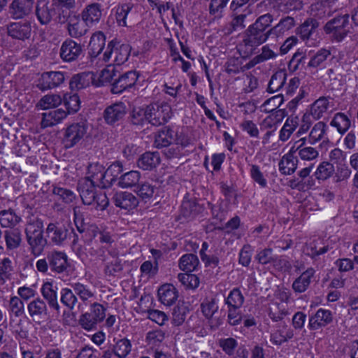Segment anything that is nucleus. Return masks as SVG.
Wrapping results in <instances>:
<instances>
[{"label": "nucleus", "mask_w": 358, "mask_h": 358, "mask_svg": "<svg viewBox=\"0 0 358 358\" xmlns=\"http://www.w3.org/2000/svg\"><path fill=\"white\" fill-rule=\"evenodd\" d=\"M189 309L188 306L184 303L178 304L175 306L172 311V322L176 326L182 325L189 313Z\"/></svg>", "instance_id": "49"}, {"label": "nucleus", "mask_w": 358, "mask_h": 358, "mask_svg": "<svg viewBox=\"0 0 358 358\" xmlns=\"http://www.w3.org/2000/svg\"><path fill=\"white\" fill-rule=\"evenodd\" d=\"M71 287L73 288L76 296H78L80 300L83 302H86L90 299L94 297L93 292L87 287V286L82 283L76 282L72 284Z\"/></svg>", "instance_id": "62"}, {"label": "nucleus", "mask_w": 358, "mask_h": 358, "mask_svg": "<svg viewBox=\"0 0 358 358\" xmlns=\"http://www.w3.org/2000/svg\"><path fill=\"white\" fill-rule=\"evenodd\" d=\"M90 124L87 120L72 122L65 129L62 143L66 148H71L90 135Z\"/></svg>", "instance_id": "5"}, {"label": "nucleus", "mask_w": 358, "mask_h": 358, "mask_svg": "<svg viewBox=\"0 0 358 358\" xmlns=\"http://www.w3.org/2000/svg\"><path fill=\"white\" fill-rule=\"evenodd\" d=\"M292 152H295L302 161L311 162L319 157L317 148L308 145L306 137L301 138L292 147Z\"/></svg>", "instance_id": "15"}, {"label": "nucleus", "mask_w": 358, "mask_h": 358, "mask_svg": "<svg viewBox=\"0 0 358 358\" xmlns=\"http://www.w3.org/2000/svg\"><path fill=\"white\" fill-rule=\"evenodd\" d=\"M45 233L52 245L59 246L65 244L73 233V229L70 225L51 222L48 225Z\"/></svg>", "instance_id": "9"}, {"label": "nucleus", "mask_w": 358, "mask_h": 358, "mask_svg": "<svg viewBox=\"0 0 358 358\" xmlns=\"http://www.w3.org/2000/svg\"><path fill=\"white\" fill-rule=\"evenodd\" d=\"M148 124L158 127L165 124L171 117V108L166 103L146 106Z\"/></svg>", "instance_id": "8"}, {"label": "nucleus", "mask_w": 358, "mask_h": 358, "mask_svg": "<svg viewBox=\"0 0 358 358\" xmlns=\"http://www.w3.org/2000/svg\"><path fill=\"white\" fill-rule=\"evenodd\" d=\"M315 271L313 268H308L303 272L292 283V289L295 292L302 293L309 287L311 279L314 276Z\"/></svg>", "instance_id": "29"}, {"label": "nucleus", "mask_w": 358, "mask_h": 358, "mask_svg": "<svg viewBox=\"0 0 358 358\" xmlns=\"http://www.w3.org/2000/svg\"><path fill=\"white\" fill-rule=\"evenodd\" d=\"M68 113L62 108H58L42 114L41 125L42 128L55 126L65 119Z\"/></svg>", "instance_id": "24"}, {"label": "nucleus", "mask_w": 358, "mask_h": 358, "mask_svg": "<svg viewBox=\"0 0 358 358\" xmlns=\"http://www.w3.org/2000/svg\"><path fill=\"white\" fill-rule=\"evenodd\" d=\"M127 114V106L123 102H116L107 106L103 114L105 122L110 126L118 125Z\"/></svg>", "instance_id": "13"}, {"label": "nucleus", "mask_w": 358, "mask_h": 358, "mask_svg": "<svg viewBox=\"0 0 358 358\" xmlns=\"http://www.w3.org/2000/svg\"><path fill=\"white\" fill-rule=\"evenodd\" d=\"M41 292L49 307L55 310L59 313L60 306L58 303L57 287H54L52 283L47 282L42 285Z\"/></svg>", "instance_id": "25"}, {"label": "nucleus", "mask_w": 358, "mask_h": 358, "mask_svg": "<svg viewBox=\"0 0 358 358\" xmlns=\"http://www.w3.org/2000/svg\"><path fill=\"white\" fill-rule=\"evenodd\" d=\"M106 311V308L102 304L94 302L90 305V311L81 314L78 323L85 330H96L98 324L104 320Z\"/></svg>", "instance_id": "6"}, {"label": "nucleus", "mask_w": 358, "mask_h": 358, "mask_svg": "<svg viewBox=\"0 0 358 358\" xmlns=\"http://www.w3.org/2000/svg\"><path fill=\"white\" fill-rule=\"evenodd\" d=\"M80 15L76 14L71 17V20L67 24L66 29L71 38H78L86 34L90 27L86 22L80 19Z\"/></svg>", "instance_id": "22"}, {"label": "nucleus", "mask_w": 358, "mask_h": 358, "mask_svg": "<svg viewBox=\"0 0 358 358\" xmlns=\"http://www.w3.org/2000/svg\"><path fill=\"white\" fill-rule=\"evenodd\" d=\"M118 71L115 69L114 65H108L106 68L103 69L99 76V81L100 85H103L105 83H113L114 79L117 78Z\"/></svg>", "instance_id": "59"}, {"label": "nucleus", "mask_w": 358, "mask_h": 358, "mask_svg": "<svg viewBox=\"0 0 358 358\" xmlns=\"http://www.w3.org/2000/svg\"><path fill=\"white\" fill-rule=\"evenodd\" d=\"M273 16L270 13L260 15L244 32L243 43L250 51L264 43L272 36L270 27Z\"/></svg>", "instance_id": "1"}, {"label": "nucleus", "mask_w": 358, "mask_h": 358, "mask_svg": "<svg viewBox=\"0 0 358 358\" xmlns=\"http://www.w3.org/2000/svg\"><path fill=\"white\" fill-rule=\"evenodd\" d=\"M330 125L336 128L337 131L343 134L345 133L351 125L349 117L343 113H337L334 115Z\"/></svg>", "instance_id": "44"}, {"label": "nucleus", "mask_w": 358, "mask_h": 358, "mask_svg": "<svg viewBox=\"0 0 358 358\" xmlns=\"http://www.w3.org/2000/svg\"><path fill=\"white\" fill-rule=\"evenodd\" d=\"M80 16L90 27L99 23L102 16L101 5L99 3L87 5L82 10Z\"/></svg>", "instance_id": "21"}, {"label": "nucleus", "mask_w": 358, "mask_h": 358, "mask_svg": "<svg viewBox=\"0 0 358 358\" xmlns=\"http://www.w3.org/2000/svg\"><path fill=\"white\" fill-rule=\"evenodd\" d=\"M295 24V20L293 17H284L280 20L279 22L276 25L270 27L272 36L279 37L280 36L283 35L285 32L292 29Z\"/></svg>", "instance_id": "35"}, {"label": "nucleus", "mask_w": 358, "mask_h": 358, "mask_svg": "<svg viewBox=\"0 0 358 358\" xmlns=\"http://www.w3.org/2000/svg\"><path fill=\"white\" fill-rule=\"evenodd\" d=\"M287 73L285 71L280 70L276 71L271 78L268 85L267 91L273 93L280 90L285 83Z\"/></svg>", "instance_id": "45"}, {"label": "nucleus", "mask_w": 358, "mask_h": 358, "mask_svg": "<svg viewBox=\"0 0 358 358\" xmlns=\"http://www.w3.org/2000/svg\"><path fill=\"white\" fill-rule=\"evenodd\" d=\"M332 321L331 311L320 308L315 314L310 316L308 327L310 330H317L329 324Z\"/></svg>", "instance_id": "19"}, {"label": "nucleus", "mask_w": 358, "mask_h": 358, "mask_svg": "<svg viewBox=\"0 0 358 358\" xmlns=\"http://www.w3.org/2000/svg\"><path fill=\"white\" fill-rule=\"evenodd\" d=\"M71 266L67 255L62 251L48 252L46 257L38 259L36 263V269L43 273L48 271L56 274L66 273Z\"/></svg>", "instance_id": "4"}, {"label": "nucleus", "mask_w": 358, "mask_h": 358, "mask_svg": "<svg viewBox=\"0 0 358 358\" xmlns=\"http://www.w3.org/2000/svg\"><path fill=\"white\" fill-rule=\"evenodd\" d=\"M189 273H179L178 279L187 288L196 289L199 285V278L196 275Z\"/></svg>", "instance_id": "61"}, {"label": "nucleus", "mask_w": 358, "mask_h": 358, "mask_svg": "<svg viewBox=\"0 0 358 358\" xmlns=\"http://www.w3.org/2000/svg\"><path fill=\"white\" fill-rule=\"evenodd\" d=\"M22 221L21 216L12 209L0 210V224L5 228H15V227Z\"/></svg>", "instance_id": "33"}, {"label": "nucleus", "mask_w": 358, "mask_h": 358, "mask_svg": "<svg viewBox=\"0 0 358 358\" xmlns=\"http://www.w3.org/2000/svg\"><path fill=\"white\" fill-rule=\"evenodd\" d=\"M330 97L321 96L312 105L310 114L315 120H318L327 112L329 105Z\"/></svg>", "instance_id": "42"}, {"label": "nucleus", "mask_w": 358, "mask_h": 358, "mask_svg": "<svg viewBox=\"0 0 358 358\" xmlns=\"http://www.w3.org/2000/svg\"><path fill=\"white\" fill-rule=\"evenodd\" d=\"M138 74L135 71H130L122 74L118 73L117 78L111 84L110 92L113 94H120L133 87L138 80Z\"/></svg>", "instance_id": "12"}, {"label": "nucleus", "mask_w": 358, "mask_h": 358, "mask_svg": "<svg viewBox=\"0 0 358 358\" xmlns=\"http://www.w3.org/2000/svg\"><path fill=\"white\" fill-rule=\"evenodd\" d=\"M299 164V159L295 152H289L285 155L279 162V170L283 175H291L295 172Z\"/></svg>", "instance_id": "26"}, {"label": "nucleus", "mask_w": 358, "mask_h": 358, "mask_svg": "<svg viewBox=\"0 0 358 358\" xmlns=\"http://www.w3.org/2000/svg\"><path fill=\"white\" fill-rule=\"evenodd\" d=\"M297 117H288L282 127L279 138L282 141H286L290 137L298 126Z\"/></svg>", "instance_id": "56"}, {"label": "nucleus", "mask_w": 358, "mask_h": 358, "mask_svg": "<svg viewBox=\"0 0 358 358\" xmlns=\"http://www.w3.org/2000/svg\"><path fill=\"white\" fill-rule=\"evenodd\" d=\"M161 159L157 152H145L140 156L137 161L138 167L145 170L150 171L160 164Z\"/></svg>", "instance_id": "27"}, {"label": "nucleus", "mask_w": 358, "mask_h": 358, "mask_svg": "<svg viewBox=\"0 0 358 358\" xmlns=\"http://www.w3.org/2000/svg\"><path fill=\"white\" fill-rule=\"evenodd\" d=\"M105 43L106 36L102 32L99 31L94 34L89 44L90 55L96 57L102 52Z\"/></svg>", "instance_id": "38"}, {"label": "nucleus", "mask_w": 358, "mask_h": 358, "mask_svg": "<svg viewBox=\"0 0 358 358\" xmlns=\"http://www.w3.org/2000/svg\"><path fill=\"white\" fill-rule=\"evenodd\" d=\"M9 311L15 317H20L24 313V305L17 296H12L9 301Z\"/></svg>", "instance_id": "64"}, {"label": "nucleus", "mask_w": 358, "mask_h": 358, "mask_svg": "<svg viewBox=\"0 0 358 358\" xmlns=\"http://www.w3.org/2000/svg\"><path fill=\"white\" fill-rule=\"evenodd\" d=\"M83 52V48L80 43L68 38L62 43L59 49V56L65 62H72L78 59Z\"/></svg>", "instance_id": "16"}, {"label": "nucleus", "mask_w": 358, "mask_h": 358, "mask_svg": "<svg viewBox=\"0 0 358 358\" xmlns=\"http://www.w3.org/2000/svg\"><path fill=\"white\" fill-rule=\"evenodd\" d=\"M156 187L148 182L139 183L136 185L135 192L137 195L145 202L150 200L154 195Z\"/></svg>", "instance_id": "54"}, {"label": "nucleus", "mask_w": 358, "mask_h": 358, "mask_svg": "<svg viewBox=\"0 0 358 358\" xmlns=\"http://www.w3.org/2000/svg\"><path fill=\"white\" fill-rule=\"evenodd\" d=\"M255 259L259 264L266 265L275 263L278 259V257L273 254V250L271 248H268L257 251Z\"/></svg>", "instance_id": "58"}, {"label": "nucleus", "mask_w": 358, "mask_h": 358, "mask_svg": "<svg viewBox=\"0 0 358 358\" xmlns=\"http://www.w3.org/2000/svg\"><path fill=\"white\" fill-rule=\"evenodd\" d=\"M331 56V52L330 50L321 48L311 57L307 66L313 69L324 67L325 62Z\"/></svg>", "instance_id": "36"}, {"label": "nucleus", "mask_w": 358, "mask_h": 358, "mask_svg": "<svg viewBox=\"0 0 358 358\" xmlns=\"http://www.w3.org/2000/svg\"><path fill=\"white\" fill-rule=\"evenodd\" d=\"M134 4L131 3H127L119 5L115 11V19L119 26L127 27V17L129 13L131 11Z\"/></svg>", "instance_id": "52"}, {"label": "nucleus", "mask_w": 358, "mask_h": 358, "mask_svg": "<svg viewBox=\"0 0 358 358\" xmlns=\"http://www.w3.org/2000/svg\"><path fill=\"white\" fill-rule=\"evenodd\" d=\"M66 75V73L62 71L44 72L38 79L36 86L41 91L57 87L64 83Z\"/></svg>", "instance_id": "10"}, {"label": "nucleus", "mask_w": 358, "mask_h": 358, "mask_svg": "<svg viewBox=\"0 0 358 358\" xmlns=\"http://www.w3.org/2000/svg\"><path fill=\"white\" fill-rule=\"evenodd\" d=\"M129 122L136 127H143L148 124L147 109L145 107L134 108L129 116Z\"/></svg>", "instance_id": "39"}, {"label": "nucleus", "mask_w": 358, "mask_h": 358, "mask_svg": "<svg viewBox=\"0 0 358 358\" xmlns=\"http://www.w3.org/2000/svg\"><path fill=\"white\" fill-rule=\"evenodd\" d=\"M62 102L66 108V112L68 113V115L74 114L80 110V100L77 94H65Z\"/></svg>", "instance_id": "47"}, {"label": "nucleus", "mask_w": 358, "mask_h": 358, "mask_svg": "<svg viewBox=\"0 0 358 358\" xmlns=\"http://www.w3.org/2000/svg\"><path fill=\"white\" fill-rule=\"evenodd\" d=\"M319 26V22L314 18H308L297 28V34L302 40H308L314 30Z\"/></svg>", "instance_id": "43"}, {"label": "nucleus", "mask_w": 358, "mask_h": 358, "mask_svg": "<svg viewBox=\"0 0 358 358\" xmlns=\"http://www.w3.org/2000/svg\"><path fill=\"white\" fill-rule=\"evenodd\" d=\"M114 355L119 358H125L131 352V344L129 340H118L113 347Z\"/></svg>", "instance_id": "57"}, {"label": "nucleus", "mask_w": 358, "mask_h": 358, "mask_svg": "<svg viewBox=\"0 0 358 358\" xmlns=\"http://www.w3.org/2000/svg\"><path fill=\"white\" fill-rule=\"evenodd\" d=\"M114 48V64L120 66L128 60L131 48L129 44H120L115 42Z\"/></svg>", "instance_id": "40"}, {"label": "nucleus", "mask_w": 358, "mask_h": 358, "mask_svg": "<svg viewBox=\"0 0 358 358\" xmlns=\"http://www.w3.org/2000/svg\"><path fill=\"white\" fill-rule=\"evenodd\" d=\"M141 174L137 171H130L119 177L117 186L121 188H131L136 187L140 180Z\"/></svg>", "instance_id": "37"}, {"label": "nucleus", "mask_w": 358, "mask_h": 358, "mask_svg": "<svg viewBox=\"0 0 358 358\" xmlns=\"http://www.w3.org/2000/svg\"><path fill=\"white\" fill-rule=\"evenodd\" d=\"M327 129L328 126L324 122H317L313 127L308 135V143L314 145L320 141H323V142L328 141L326 136Z\"/></svg>", "instance_id": "34"}, {"label": "nucleus", "mask_w": 358, "mask_h": 358, "mask_svg": "<svg viewBox=\"0 0 358 358\" xmlns=\"http://www.w3.org/2000/svg\"><path fill=\"white\" fill-rule=\"evenodd\" d=\"M202 208L195 200L183 201L181 205V213L185 217H194L201 212Z\"/></svg>", "instance_id": "51"}, {"label": "nucleus", "mask_w": 358, "mask_h": 358, "mask_svg": "<svg viewBox=\"0 0 358 358\" xmlns=\"http://www.w3.org/2000/svg\"><path fill=\"white\" fill-rule=\"evenodd\" d=\"M218 306L215 299H206L201 304V310L206 318H212L214 314L217 311Z\"/></svg>", "instance_id": "63"}, {"label": "nucleus", "mask_w": 358, "mask_h": 358, "mask_svg": "<svg viewBox=\"0 0 358 358\" xmlns=\"http://www.w3.org/2000/svg\"><path fill=\"white\" fill-rule=\"evenodd\" d=\"M60 301L68 309L73 310L78 303V298L73 289L66 287L61 290Z\"/></svg>", "instance_id": "53"}, {"label": "nucleus", "mask_w": 358, "mask_h": 358, "mask_svg": "<svg viewBox=\"0 0 358 358\" xmlns=\"http://www.w3.org/2000/svg\"><path fill=\"white\" fill-rule=\"evenodd\" d=\"M199 264L198 257L194 254H186L181 257L179 261V267L186 272H192L196 269Z\"/></svg>", "instance_id": "50"}, {"label": "nucleus", "mask_w": 358, "mask_h": 358, "mask_svg": "<svg viewBox=\"0 0 358 358\" xmlns=\"http://www.w3.org/2000/svg\"><path fill=\"white\" fill-rule=\"evenodd\" d=\"M351 26L349 22V15H338L328 21L324 27L327 34L335 41H343L350 32Z\"/></svg>", "instance_id": "7"}, {"label": "nucleus", "mask_w": 358, "mask_h": 358, "mask_svg": "<svg viewBox=\"0 0 358 358\" xmlns=\"http://www.w3.org/2000/svg\"><path fill=\"white\" fill-rule=\"evenodd\" d=\"M105 167L99 162L90 163L87 166L86 176L82 179H87L98 187H100Z\"/></svg>", "instance_id": "31"}, {"label": "nucleus", "mask_w": 358, "mask_h": 358, "mask_svg": "<svg viewBox=\"0 0 358 358\" xmlns=\"http://www.w3.org/2000/svg\"><path fill=\"white\" fill-rule=\"evenodd\" d=\"M43 222L38 217L29 220L25 226L26 240L29 251L34 257L41 255L48 243L43 236Z\"/></svg>", "instance_id": "2"}, {"label": "nucleus", "mask_w": 358, "mask_h": 358, "mask_svg": "<svg viewBox=\"0 0 358 358\" xmlns=\"http://www.w3.org/2000/svg\"><path fill=\"white\" fill-rule=\"evenodd\" d=\"M6 33L13 39L21 41L29 40L32 34V27L30 22L21 21L11 22L7 25Z\"/></svg>", "instance_id": "14"}, {"label": "nucleus", "mask_w": 358, "mask_h": 358, "mask_svg": "<svg viewBox=\"0 0 358 358\" xmlns=\"http://www.w3.org/2000/svg\"><path fill=\"white\" fill-rule=\"evenodd\" d=\"M159 301L166 306L173 304L178 297L176 288L171 284H164L158 289Z\"/></svg>", "instance_id": "28"}, {"label": "nucleus", "mask_w": 358, "mask_h": 358, "mask_svg": "<svg viewBox=\"0 0 358 358\" xmlns=\"http://www.w3.org/2000/svg\"><path fill=\"white\" fill-rule=\"evenodd\" d=\"M334 172L335 169L332 164L322 162L317 166L314 176L317 180H324L330 178Z\"/></svg>", "instance_id": "55"}, {"label": "nucleus", "mask_w": 358, "mask_h": 358, "mask_svg": "<svg viewBox=\"0 0 358 358\" xmlns=\"http://www.w3.org/2000/svg\"><path fill=\"white\" fill-rule=\"evenodd\" d=\"M94 75L92 72H82L73 75L69 80L71 90H80L89 87L94 83Z\"/></svg>", "instance_id": "23"}, {"label": "nucleus", "mask_w": 358, "mask_h": 358, "mask_svg": "<svg viewBox=\"0 0 358 358\" xmlns=\"http://www.w3.org/2000/svg\"><path fill=\"white\" fill-rule=\"evenodd\" d=\"M284 99L282 94L273 96L266 99L262 105V110L265 113H272L278 108L283 103Z\"/></svg>", "instance_id": "60"}, {"label": "nucleus", "mask_w": 358, "mask_h": 358, "mask_svg": "<svg viewBox=\"0 0 358 358\" xmlns=\"http://www.w3.org/2000/svg\"><path fill=\"white\" fill-rule=\"evenodd\" d=\"M97 185L87 179L80 178L77 189L85 205H92L96 210H105L109 204L106 194L96 189Z\"/></svg>", "instance_id": "3"}, {"label": "nucleus", "mask_w": 358, "mask_h": 358, "mask_svg": "<svg viewBox=\"0 0 358 358\" xmlns=\"http://www.w3.org/2000/svg\"><path fill=\"white\" fill-rule=\"evenodd\" d=\"M52 193L57 197V200L66 204L73 203L76 199V195L72 190L59 186H53Z\"/></svg>", "instance_id": "46"}, {"label": "nucleus", "mask_w": 358, "mask_h": 358, "mask_svg": "<svg viewBox=\"0 0 358 358\" xmlns=\"http://www.w3.org/2000/svg\"><path fill=\"white\" fill-rule=\"evenodd\" d=\"M35 13L41 24H48L56 15L55 3L52 1L50 3L47 0H39L36 5Z\"/></svg>", "instance_id": "17"}, {"label": "nucleus", "mask_w": 358, "mask_h": 358, "mask_svg": "<svg viewBox=\"0 0 358 358\" xmlns=\"http://www.w3.org/2000/svg\"><path fill=\"white\" fill-rule=\"evenodd\" d=\"M27 311L30 318L36 324L41 325L48 317V309L46 303L39 297L27 304Z\"/></svg>", "instance_id": "11"}, {"label": "nucleus", "mask_w": 358, "mask_h": 358, "mask_svg": "<svg viewBox=\"0 0 358 358\" xmlns=\"http://www.w3.org/2000/svg\"><path fill=\"white\" fill-rule=\"evenodd\" d=\"M176 134L169 127H164L155 135V145L158 148L169 146L173 141H176Z\"/></svg>", "instance_id": "32"}, {"label": "nucleus", "mask_w": 358, "mask_h": 358, "mask_svg": "<svg viewBox=\"0 0 358 358\" xmlns=\"http://www.w3.org/2000/svg\"><path fill=\"white\" fill-rule=\"evenodd\" d=\"M112 201L116 207L128 211L135 209L139 203L138 198L128 192H116Z\"/></svg>", "instance_id": "18"}, {"label": "nucleus", "mask_w": 358, "mask_h": 358, "mask_svg": "<svg viewBox=\"0 0 358 358\" xmlns=\"http://www.w3.org/2000/svg\"><path fill=\"white\" fill-rule=\"evenodd\" d=\"M245 301L241 291L239 288L235 287L231 289L228 296L224 299V303L229 308H241Z\"/></svg>", "instance_id": "41"}, {"label": "nucleus", "mask_w": 358, "mask_h": 358, "mask_svg": "<svg viewBox=\"0 0 358 358\" xmlns=\"http://www.w3.org/2000/svg\"><path fill=\"white\" fill-rule=\"evenodd\" d=\"M34 0H13L10 5V13L13 18L22 19L32 11Z\"/></svg>", "instance_id": "20"}, {"label": "nucleus", "mask_w": 358, "mask_h": 358, "mask_svg": "<svg viewBox=\"0 0 358 358\" xmlns=\"http://www.w3.org/2000/svg\"><path fill=\"white\" fill-rule=\"evenodd\" d=\"M62 103V98L59 94H50L43 96L38 102L37 107L43 110L56 108Z\"/></svg>", "instance_id": "48"}, {"label": "nucleus", "mask_w": 358, "mask_h": 358, "mask_svg": "<svg viewBox=\"0 0 358 358\" xmlns=\"http://www.w3.org/2000/svg\"><path fill=\"white\" fill-rule=\"evenodd\" d=\"M4 239L8 250L18 248L22 242V234L20 228H11L4 231Z\"/></svg>", "instance_id": "30"}]
</instances>
